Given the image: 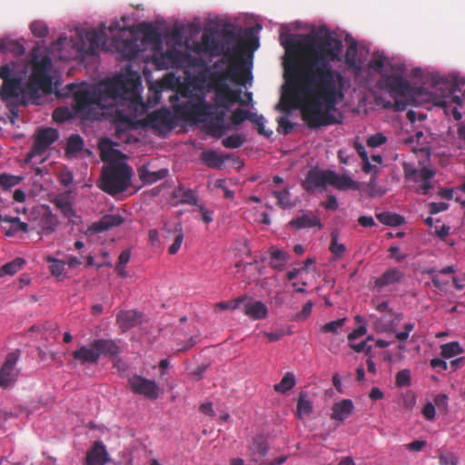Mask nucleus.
<instances>
[{
    "mask_svg": "<svg viewBox=\"0 0 465 465\" xmlns=\"http://www.w3.org/2000/svg\"><path fill=\"white\" fill-rule=\"evenodd\" d=\"M83 146H84V141L80 135H78V134L71 135L67 140V144H66V149H65L66 154L67 155H70V154L74 155L75 153H77L83 150Z\"/></svg>",
    "mask_w": 465,
    "mask_h": 465,
    "instance_id": "79ce46f5",
    "label": "nucleus"
},
{
    "mask_svg": "<svg viewBox=\"0 0 465 465\" xmlns=\"http://www.w3.org/2000/svg\"><path fill=\"white\" fill-rule=\"evenodd\" d=\"M295 376L292 372H287L281 381L274 385V391L280 393H285L295 386Z\"/></svg>",
    "mask_w": 465,
    "mask_h": 465,
    "instance_id": "a19ab883",
    "label": "nucleus"
},
{
    "mask_svg": "<svg viewBox=\"0 0 465 465\" xmlns=\"http://www.w3.org/2000/svg\"><path fill=\"white\" fill-rule=\"evenodd\" d=\"M201 159L208 167L221 169L228 156H223L215 151L208 150L203 152Z\"/></svg>",
    "mask_w": 465,
    "mask_h": 465,
    "instance_id": "c85d7f7f",
    "label": "nucleus"
},
{
    "mask_svg": "<svg viewBox=\"0 0 465 465\" xmlns=\"http://www.w3.org/2000/svg\"><path fill=\"white\" fill-rule=\"evenodd\" d=\"M239 102L241 104L247 103L241 100V91L233 90L230 86L223 90L215 92V104L217 107L229 109L235 103Z\"/></svg>",
    "mask_w": 465,
    "mask_h": 465,
    "instance_id": "a211bd4d",
    "label": "nucleus"
},
{
    "mask_svg": "<svg viewBox=\"0 0 465 465\" xmlns=\"http://www.w3.org/2000/svg\"><path fill=\"white\" fill-rule=\"evenodd\" d=\"M0 49L5 52H12L16 55H21L25 53V47L15 41L4 42L0 45Z\"/></svg>",
    "mask_w": 465,
    "mask_h": 465,
    "instance_id": "09e8293b",
    "label": "nucleus"
},
{
    "mask_svg": "<svg viewBox=\"0 0 465 465\" xmlns=\"http://www.w3.org/2000/svg\"><path fill=\"white\" fill-rule=\"evenodd\" d=\"M278 122V132L279 133H282V134L286 135V134H289L292 129H293V124H292V122L289 120L288 117L286 116H281L278 118L277 120Z\"/></svg>",
    "mask_w": 465,
    "mask_h": 465,
    "instance_id": "4d7b16f0",
    "label": "nucleus"
},
{
    "mask_svg": "<svg viewBox=\"0 0 465 465\" xmlns=\"http://www.w3.org/2000/svg\"><path fill=\"white\" fill-rule=\"evenodd\" d=\"M395 384L397 387H407L411 384V371L408 369L401 370L397 372L395 377Z\"/></svg>",
    "mask_w": 465,
    "mask_h": 465,
    "instance_id": "603ef678",
    "label": "nucleus"
},
{
    "mask_svg": "<svg viewBox=\"0 0 465 465\" xmlns=\"http://www.w3.org/2000/svg\"><path fill=\"white\" fill-rule=\"evenodd\" d=\"M288 224L296 230L312 227H319L321 229L322 227L320 218L312 213L298 216L290 221Z\"/></svg>",
    "mask_w": 465,
    "mask_h": 465,
    "instance_id": "393cba45",
    "label": "nucleus"
},
{
    "mask_svg": "<svg viewBox=\"0 0 465 465\" xmlns=\"http://www.w3.org/2000/svg\"><path fill=\"white\" fill-rule=\"evenodd\" d=\"M404 177L408 181H412L414 183L419 182V175L420 173V169H416L411 164L403 165Z\"/></svg>",
    "mask_w": 465,
    "mask_h": 465,
    "instance_id": "6e6d98bb",
    "label": "nucleus"
},
{
    "mask_svg": "<svg viewBox=\"0 0 465 465\" xmlns=\"http://www.w3.org/2000/svg\"><path fill=\"white\" fill-rule=\"evenodd\" d=\"M376 217L380 223L389 226H399L404 223L402 216L389 212L378 213Z\"/></svg>",
    "mask_w": 465,
    "mask_h": 465,
    "instance_id": "4c0bfd02",
    "label": "nucleus"
},
{
    "mask_svg": "<svg viewBox=\"0 0 465 465\" xmlns=\"http://www.w3.org/2000/svg\"><path fill=\"white\" fill-rule=\"evenodd\" d=\"M127 383L133 393L151 401L158 399L163 393V390L154 380L147 379L142 375H132L128 378Z\"/></svg>",
    "mask_w": 465,
    "mask_h": 465,
    "instance_id": "1a4fd4ad",
    "label": "nucleus"
},
{
    "mask_svg": "<svg viewBox=\"0 0 465 465\" xmlns=\"http://www.w3.org/2000/svg\"><path fill=\"white\" fill-rule=\"evenodd\" d=\"M54 206L67 218L74 216V212L69 198L66 195L59 194L54 200Z\"/></svg>",
    "mask_w": 465,
    "mask_h": 465,
    "instance_id": "f704fd0d",
    "label": "nucleus"
},
{
    "mask_svg": "<svg viewBox=\"0 0 465 465\" xmlns=\"http://www.w3.org/2000/svg\"><path fill=\"white\" fill-rule=\"evenodd\" d=\"M272 194L277 199V205L282 209H291L293 204L291 203V193L289 188L282 191H272Z\"/></svg>",
    "mask_w": 465,
    "mask_h": 465,
    "instance_id": "ea45409f",
    "label": "nucleus"
},
{
    "mask_svg": "<svg viewBox=\"0 0 465 465\" xmlns=\"http://www.w3.org/2000/svg\"><path fill=\"white\" fill-rule=\"evenodd\" d=\"M52 65V62L50 58L44 57L41 59V61L35 63L33 66V71H39L42 73L48 74V71L50 70Z\"/></svg>",
    "mask_w": 465,
    "mask_h": 465,
    "instance_id": "e2e57ef3",
    "label": "nucleus"
},
{
    "mask_svg": "<svg viewBox=\"0 0 465 465\" xmlns=\"http://www.w3.org/2000/svg\"><path fill=\"white\" fill-rule=\"evenodd\" d=\"M244 142L245 136L243 134H234L224 138L222 143L225 148L235 149L241 147Z\"/></svg>",
    "mask_w": 465,
    "mask_h": 465,
    "instance_id": "a18cd8bd",
    "label": "nucleus"
},
{
    "mask_svg": "<svg viewBox=\"0 0 465 465\" xmlns=\"http://www.w3.org/2000/svg\"><path fill=\"white\" fill-rule=\"evenodd\" d=\"M243 312L253 321L265 319L268 315V308L261 301H249L243 306Z\"/></svg>",
    "mask_w": 465,
    "mask_h": 465,
    "instance_id": "5701e85b",
    "label": "nucleus"
},
{
    "mask_svg": "<svg viewBox=\"0 0 465 465\" xmlns=\"http://www.w3.org/2000/svg\"><path fill=\"white\" fill-rule=\"evenodd\" d=\"M350 347L356 352H365L366 354H370L372 350L371 345H369L367 341H362L359 343L350 341Z\"/></svg>",
    "mask_w": 465,
    "mask_h": 465,
    "instance_id": "0e129e2a",
    "label": "nucleus"
},
{
    "mask_svg": "<svg viewBox=\"0 0 465 465\" xmlns=\"http://www.w3.org/2000/svg\"><path fill=\"white\" fill-rule=\"evenodd\" d=\"M25 261L23 258H15L0 268V276L14 275L22 269Z\"/></svg>",
    "mask_w": 465,
    "mask_h": 465,
    "instance_id": "58836bf2",
    "label": "nucleus"
},
{
    "mask_svg": "<svg viewBox=\"0 0 465 465\" xmlns=\"http://www.w3.org/2000/svg\"><path fill=\"white\" fill-rule=\"evenodd\" d=\"M435 175V173L427 167H422L420 169V173L418 177L419 182L420 183L419 191L426 195L432 189V184L430 183V179Z\"/></svg>",
    "mask_w": 465,
    "mask_h": 465,
    "instance_id": "7c9ffc66",
    "label": "nucleus"
},
{
    "mask_svg": "<svg viewBox=\"0 0 465 465\" xmlns=\"http://www.w3.org/2000/svg\"><path fill=\"white\" fill-rule=\"evenodd\" d=\"M271 258V266L275 269H281L287 261V253L279 249H272Z\"/></svg>",
    "mask_w": 465,
    "mask_h": 465,
    "instance_id": "49530a36",
    "label": "nucleus"
},
{
    "mask_svg": "<svg viewBox=\"0 0 465 465\" xmlns=\"http://www.w3.org/2000/svg\"><path fill=\"white\" fill-rule=\"evenodd\" d=\"M464 350L458 341H450L440 345V354L444 359H450L463 353Z\"/></svg>",
    "mask_w": 465,
    "mask_h": 465,
    "instance_id": "c9c22d12",
    "label": "nucleus"
},
{
    "mask_svg": "<svg viewBox=\"0 0 465 465\" xmlns=\"http://www.w3.org/2000/svg\"><path fill=\"white\" fill-rule=\"evenodd\" d=\"M440 462L441 465H457L458 459L455 455L447 453L440 456Z\"/></svg>",
    "mask_w": 465,
    "mask_h": 465,
    "instance_id": "774afa93",
    "label": "nucleus"
},
{
    "mask_svg": "<svg viewBox=\"0 0 465 465\" xmlns=\"http://www.w3.org/2000/svg\"><path fill=\"white\" fill-rule=\"evenodd\" d=\"M143 39L153 44H159L161 42V35L153 26L146 25L143 31Z\"/></svg>",
    "mask_w": 465,
    "mask_h": 465,
    "instance_id": "3c124183",
    "label": "nucleus"
},
{
    "mask_svg": "<svg viewBox=\"0 0 465 465\" xmlns=\"http://www.w3.org/2000/svg\"><path fill=\"white\" fill-rule=\"evenodd\" d=\"M386 142L387 137L382 133H376L367 139L366 143L371 148H376L384 144Z\"/></svg>",
    "mask_w": 465,
    "mask_h": 465,
    "instance_id": "5fc2aeb1",
    "label": "nucleus"
},
{
    "mask_svg": "<svg viewBox=\"0 0 465 465\" xmlns=\"http://www.w3.org/2000/svg\"><path fill=\"white\" fill-rule=\"evenodd\" d=\"M141 87L140 74L128 69L97 84L77 89L73 94V108L84 120L89 121L100 119L103 109L114 106L117 101L138 110L143 107Z\"/></svg>",
    "mask_w": 465,
    "mask_h": 465,
    "instance_id": "f03ea898",
    "label": "nucleus"
},
{
    "mask_svg": "<svg viewBox=\"0 0 465 465\" xmlns=\"http://www.w3.org/2000/svg\"><path fill=\"white\" fill-rule=\"evenodd\" d=\"M282 37L289 54L284 62L288 94L301 108L302 120L312 129L338 123L331 113L344 98V77L332 63L341 60V41L329 31L305 35L300 43Z\"/></svg>",
    "mask_w": 465,
    "mask_h": 465,
    "instance_id": "f257e3e1",
    "label": "nucleus"
},
{
    "mask_svg": "<svg viewBox=\"0 0 465 465\" xmlns=\"http://www.w3.org/2000/svg\"><path fill=\"white\" fill-rule=\"evenodd\" d=\"M248 110L236 109L232 116L231 121L234 125H239L247 119Z\"/></svg>",
    "mask_w": 465,
    "mask_h": 465,
    "instance_id": "680f3d73",
    "label": "nucleus"
},
{
    "mask_svg": "<svg viewBox=\"0 0 465 465\" xmlns=\"http://www.w3.org/2000/svg\"><path fill=\"white\" fill-rule=\"evenodd\" d=\"M58 225L57 218L53 214H48L43 220V229L47 232H53Z\"/></svg>",
    "mask_w": 465,
    "mask_h": 465,
    "instance_id": "bf43d9fd",
    "label": "nucleus"
},
{
    "mask_svg": "<svg viewBox=\"0 0 465 465\" xmlns=\"http://www.w3.org/2000/svg\"><path fill=\"white\" fill-rule=\"evenodd\" d=\"M0 78L3 84L0 86V98L3 101L17 98L23 92L21 84L22 79L18 76L14 68L6 64L0 66Z\"/></svg>",
    "mask_w": 465,
    "mask_h": 465,
    "instance_id": "0eeeda50",
    "label": "nucleus"
},
{
    "mask_svg": "<svg viewBox=\"0 0 465 465\" xmlns=\"http://www.w3.org/2000/svg\"><path fill=\"white\" fill-rule=\"evenodd\" d=\"M193 51L197 54H208L213 57L223 55L229 60L243 56L246 48L243 43H240L234 48H225L223 43L216 39L212 34L204 33L201 41L193 43Z\"/></svg>",
    "mask_w": 465,
    "mask_h": 465,
    "instance_id": "39448f33",
    "label": "nucleus"
},
{
    "mask_svg": "<svg viewBox=\"0 0 465 465\" xmlns=\"http://www.w3.org/2000/svg\"><path fill=\"white\" fill-rule=\"evenodd\" d=\"M21 181V178L18 176L2 173L0 174V185L5 189L11 188L18 184Z\"/></svg>",
    "mask_w": 465,
    "mask_h": 465,
    "instance_id": "864d4df0",
    "label": "nucleus"
},
{
    "mask_svg": "<svg viewBox=\"0 0 465 465\" xmlns=\"http://www.w3.org/2000/svg\"><path fill=\"white\" fill-rule=\"evenodd\" d=\"M229 64L225 71L213 73L210 76V81L215 92L229 87L226 81L230 80L237 84L243 85L252 78V57L240 56L228 60Z\"/></svg>",
    "mask_w": 465,
    "mask_h": 465,
    "instance_id": "7ed1b4c3",
    "label": "nucleus"
},
{
    "mask_svg": "<svg viewBox=\"0 0 465 465\" xmlns=\"http://www.w3.org/2000/svg\"><path fill=\"white\" fill-rule=\"evenodd\" d=\"M94 349L98 353V360L100 357L115 358L120 352V346L118 341L112 339H95L93 341Z\"/></svg>",
    "mask_w": 465,
    "mask_h": 465,
    "instance_id": "6ab92c4d",
    "label": "nucleus"
},
{
    "mask_svg": "<svg viewBox=\"0 0 465 465\" xmlns=\"http://www.w3.org/2000/svg\"><path fill=\"white\" fill-rule=\"evenodd\" d=\"M73 358L80 362V364L84 365L87 363H97L98 362V353H96L94 349L93 341L89 344V346L82 345L77 350L74 351Z\"/></svg>",
    "mask_w": 465,
    "mask_h": 465,
    "instance_id": "4be33fe9",
    "label": "nucleus"
},
{
    "mask_svg": "<svg viewBox=\"0 0 465 465\" xmlns=\"http://www.w3.org/2000/svg\"><path fill=\"white\" fill-rule=\"evenodd\" d=\"M79 36L80 43L77 44L78 52L94 55L97 53L100 45L104 42L105 33L104 29H92L84 31Z\"/></svg>",
    "mask_w": 465,
    "mask_h": 465,
    "instance_id": "f8f14e48",
    "label": "nucleus"
},
{
    "mask_svg": "<svg viewBox=\"0 0 465 465\" xmlns=\"http://www.w3.org/2000/svg\"><path fill=\"white\" fill-rule=\"evenodd\" d=\"M312 412V403L307 399L306 392H300L297 402V417L302 419Z\"/></svg>",
    "mask_w": 465,
    "mask_h": 465,
    "instance_id": "72a5a7b5",
    "label": "nucleus"
},
{
    "mask_svg": "<svg viewBox=\"0 0 465 465\" xmlns=\"http://www.w3.org/2000/svg\"><path fill=\"white\" fill-rule=\"evenodd\" d=\"M21 351L15 350L7 353L5 361L0 368V387L7 388L15 383L20 374L19 369L16 368L17 361L20 358Z\"/></svg>",
    "mask_w": 465,
    "mask_h": 465,
    "instance_id": "9b49d317",
    "label": "nucleus"
},
{
    "mask_svg": "<svg viewBox=\"0 0 465 465\" xmlns=\"http://www.w3.org/2000/svg\"><path fill=\"white\" fill-rule=\"evenodd\" d=\"M377 87L386 91L394 98V110L401 112L406 110L408 103L404 100L413 94V89L407 80L401 75L381 74L377 82Z\"/></svg>",
    "mask_w": 465,
    "mask_h": 465,
    "instance_id": "423d86ee",
    "label": "nucleus"
},
{
    "mask_svg": "<svg viewBox=\"0 0 465 465\" xmlns=\"http://www.w3.org/2000/svg\"><path fill=\"white\" fill-rule=\"evenodd\" d=\"M331 237V244L329 247L330 252L335 259L342 258L346 252L345 245L338 242V234L336 232H332Z\"/></svg>",
    "mask_w": 465,
    "mask_h": 465,
    "instance_id": "37998d69",
    "label": "nucleus"
},
{
    "mask_svg": "<svg viewBox=\"0 0 465 465\" xmlns=\"http://www.w3.org/2000/svg\"><path fill=\"white\" fill-rule=\"evenodd\" d=\"M52 87V80L48 74L39 71H32L23 93L32 98L39 96L40 90L49 93Z\"/></svg>",
    "mask_w": 465,
    "mask_h": 465,
    "instance_id": "ddd939ff",
    "label": "nucleus"
},
{
    "mask_svg": "<svg viewBox=\"0 0 465 465\" xmlns=\"http://www.w3.org/2000/svg\"><path fill=\"white\" fill-rule=\"evenodd\" d=\"M312 306H313V303L311 301L306 302L303 305L302 311L296 314V317H295L296 320L302 321V320L306 319L312 313Z\"/></svg>",
    "mask_w": 465,
    "mask_h": 465,
    "instance_id": "69168bd1",
    "label": "nucleus"
},
{
    "mask_svg": "<svg viewBox=\"0 0 465 465\" xmlns=\"http://www.w3.org/2000/svg\"><path fill=\"white\" fill-rule=\"evenodd\" d=\"M213 109L214 105L207 103L203 95L196 96L195 101H188L176 107L179 114L190 120H201L210 116L213 114Z\"/></svg>",
    "mask_w": 465,
    "mask_h": 465,
    "instance_id": "6e6552de",
    "label": "nucleus"
},
{
    "mask_svg": "<svg viewBox=\"0 0 465 465\" xmlns=\"http://www.w3.org/2000/svg\"><path fill=\"white\" fill-rule=\"evenodd\" d=\"M168 170L167 169H160L156 172H152L147 169H143L139 173L140 179L144 183H153L157 181H160L163 178H165L168 175Z\"/></svg>",
    "mask_w": 465,
    "mask_h": 465,
    "instance_id": "473e14b6",
    "label": "nucleus"
},
{
    "mask_svg": "<svg viewBox=\"0 0 465 465\" xmlns=\"http://www.w3.org/2000/svg\"><path fill=\"white\" fill-rule=\"evenodd\" d=\"M403 278L404 272L398 268L392 267L385 271L375 280V285L379 288H383L388 285L399 283Z\"/></svg>",
    "mask_w": 465,
    "mask_h": 465,
    "instance_id": "a878e982",
    "label": "nucleus"
},
{
    "mask_svg": "<svg viewBox=\"0 0 465 465\" xmlns=\"http://www.w3.org/2000/svg\"><path fill=\"white\" fill-rule=\"evenodd\" d=\"M53 118L57 123H64L71 118V112L67 108L58 107L54 111Z\"/></svg>",
    "mask_w": 465,
    "mask_h": 465,
    "instance_id": "13d9d810",
    "label": "nucleus"
},
{
    "mask_svg": "<svg viewBox=\"0 0 465 465\" xmlns=\"http://www.w3.org/2000/svg\"><path fill=\"white\" fill-rule=\"evenodd\" d=\"M168 233L173 234V242L169 247L168 252L170 254H175L180 250L184 237L182 223H174L173 228L171 230H168Z\"/></svg>",
    "mask_w": 465,
    "mask_h": 465,
    "instance_id": "c756f323",
    "label": "nucleus"
},
{
    "mask_svg": "<svg viewBox=\"0 0 465 465\" xmlns=\"http://www.w3.org/2000/svg\"><path fill=\"white\" fill-rule=\"evenodd\" d=\"M116 322L123 331H126L140 322V315L137 312L121 311L116 315Z\"/></svg>",
    "mask_w": 465,
    "mask_h": 465,
    "instance_id": "bb28decb",
    "label": "nucleus"
},
{
    "mask_svg": "<svg viewBox=\"0 0 465 465\" xmlns=\"http://www.w3.org/2000/svg\"><path fill=\"white\" fill-rule=\"evenodd\" d=\"M345 321H346V318H342V319H339L337 321H332V322H327L322 327V331L323 332L336 333L338 329L341 328V326H343Z\"/></svg>",
    "mask_w": 465,
    "mask_h": 465,
    "instance_id": "052dcab7",
    "label": "nucleus"
},
{
    "mask_svg": "<svg viewBox=\"0 0 465 465\" xmlns=\"http://www.w3.org/2000/svg\"><path fill=\"white\" fill-rule=\"evenodd\" d=\"M329 185L333 186L340 191H346L349 189L359 190L360 184L353 181L346 174H338L334 171H331Z\"/></svg>",
    "mask_w": 465,
    "mask_h": 465,
    "instance_id": "412c9836",
    "label": "nucleus"
},
{
    "mask_svg": "<svg viewBox=\"0 0 465 465\" xmlns=\"http://www.w3.org/2000/svg\"><path fill=\"white\" fill-rule=\"evenodd\" d=\"M354 410L351 400L344 399L333 404L331 408V419L343 422Z\"/></svg>",
    "mask_w": 465,
    "mask_h": 465,
    "instance_id": "aec40b11",
    "label": "nucleus"
},
{
    "mask_svg": "<svg viewBox=\"0 0 465 465\" xmlns=\"http://www.w3.org/2000/svg\"><path fill=\"white\" fill-rule=\"evenodd\" d=\"M330 173L331 170L311 169L302 183L303 189L307 192L316 189L325 190L329 185Z\"/></svg>",
    "mask_w": 465,
    "mask_h": 465,
    "instance_id": "2eb2a0df",
    "label": "nucleus"
},
{
    "mask_svg": "<svg viewBox=\"0 0 465 465\" xmlns=\"http://www.w3.org/2000/svg\"><path fill=\"white\" fill-rule=\"evenodd\" d=\"M269 450V443L264 436H256L248 447L247 457L252 462L258 465H266L262 459L267 455Z\"/></svg>",
    "mask_w": 465,
    "mask_h": 465,
    "instance_id": "f3484780",
    "label": "nucleus"
},
{
    "mask_svg": "<svg viewBox=\"0 0 465 465\" xmlns=\"http://www.w3.org/2000/svg\"><path fill=\"white\" fill-rule=\"evenodd\" d=\"M123 223L124 218L118 213L105 214L93 224V228L96 232H104L113 227L119 226Z\"/></svg>",
    "mask_w": 465,
    "mask_h": 465,
    "instance_id": "cd10ccee",
    "label": "nucleus"
},
{
    "mask_svg": "<svg viewBox=\"0 0 465 465\" xmlns=\"http://www.w3.org/2000/svg\"><path fill=\"white\" fill-rule=\"evenodd\" d=\"M107 451L104 444L95 441L93 448L86 454L87 465H104L107 461Z\"/></svg>",
    "mask_w": 465,
    "mask_h": 465,
    "instance_id": "b1692460",
    "label": "nucleus"
},
{
    "mask_svg": "<svg viewBox=\"0 0 465 465\" xmlns=\"http://www.w3.org/2000/svg\"><path fill=\"white\" fill-rule=\"evenodd\" d=\"M58 137V132L54 128L46 127L38 129L33 146L26 155V162H30L36 155L42 156Z\"/></svg>",
    "mask_w": 465,
    "mask_h": 465,
    "instance_id": "9d476101",
    "label": "nucleus"
},
{
    "mask_svg": "<svg viewBox=\"0 0 465 465\" xmlns=\"http://www.w3.org/2000/svg\"><path fill=\"white\" fill-rule=\"evenodd\" d=\"M45 261L50 263L49 270L51 274L56 277L58 280H62L64 278V272L65 268L64 262L59 259H55L50 255L45 258Z\"/></svg>",
    "mask_w": 465,
    "mask_h": 465,
    "instance_id": "e433bc0d",
    "label": "nucleus"
},
{
    "mask_svg": "<svg viewBox=\"0 0 465 465\" xmlns=\"http://www.w3.org/2000/svg\"><path fill=\"white\" fill-rule=\"evenodd\" d=\"M132 168L124 162L114 160L103 167L100 188L110 195L124 192L131 183Z\"/></svg>",
    "mask_w": 465,
    "mask_h": 465,
    "instance_id": "20e7f679",
    "label": "nucleus"
},
{
    "mask_svg": "<svg viewBox=\"0 0 465 465\" xmlns=\"http://www.w3.org/2000/svg\"><path fill=\"white\" fill-rule=\"evenodd\" d=\"M173 198H177L182 204L196 205L198 202L197 195L193 190L183 187L173 192Z\"/></svg>",
    "mask_w": 465,
    "mask_h": 465,
    "instance_id": "2f4dec72",
    "label": "nucleus"
},
{
    "mask_svg": "<svg viewBox=\"0 0 465 465\" xmlns=\"http://www.w3.org/2000/svg\"><path fill=\"white\" fill-rule=\"evenodd\" d=\"M376 180H377V172L374 171L371 173L370 181L368 182V183L366 185V187H367L366 192L371 197H381V196L384 195L386 193L385 189H383L382 187H380L376 184Z\"/></svg>",
    "mask_w": 465,
    "mask_h": 465,
    "instance_id": "c03bdc74",
    "label": "nucleus"
},
{
    "mask_svg": "<svg viewBox=\"0 0 465 465\" xmlns=\"http://www.w3.org/2000/svg\"><path fill=\"white\" fill-rule=\"evenodd\" d=\"M187 54L176 48H171L165 53L154 56V63L159 69H180L187 60Z\"/></svg>",
    "mask_w": 465,
    "mask_h": 465,
    "instance_id": "4468645a",
    "label": "nucleus"
},
{
    "mask_svg": "<svg viewBox=\"0 0 465 465\" xmlns=\"http://www.w3.org/2000/svg\"><path fill=\"white\" fill-rule=\"evenodd\" d=\"M6 223H9L12 224V232H7L6 235L11 236L15 232L21 231V232H28V224L26 223L21 222L19 217H8Z\"/></svg>",
    "mask_w": 465,
    "mask_h": 465,
    "instance_id": "de8ad7c7",
    "label": "nucleus"
},
{
    "mask_svg": "<svg viewBox=\"0 0 465 465\" xmlns=\"http://www.w3.org/2000/svg\"><path fill=\"white\" fill-rule=\"evenodd\" d=\"M144 124L152 129L161 131L171 129L174 125V119L168 109H160L149 114L144 119Z\"/></svg>",
    "mask_w": 465,
    "mask_h": 465,
    "instance_id": "dca6fc26",
    "label": "nucleus"
},
{
    "mask_svg": "<svg viewBox=\"0 0 465 465\" xmlns=\"http://www.w3.org/2000/svg\"><path fill=\"white\" fill-rule=\"evenodd\" d=\"M30 29H31L32 34L35 36L40 37V38L45 37L49 33L47 25L44 22H41V21L33 22L30 25Z\"/></svg>",
    "mask_w": 465,
    "mask_h": 465,
    "instance_id": "8fccbe9b",
    "label": "nucleus"
},
{
    "mask_svg": "<svg viewBox=\"0 0 465 465\" xmlns=\"http://www.w3.org/2000/svg\"><path fill=\"white\" fill-rule=\"evenodd\" d=\"M422 415L428 420H431L435 417V406L431 402H428L422 409Z\"/></svg>",
    "mask_w": 465,
    "mask_h": 465,
    "instance_id": "338daca9",
    "label": "nucleus"
}]
</instances>
